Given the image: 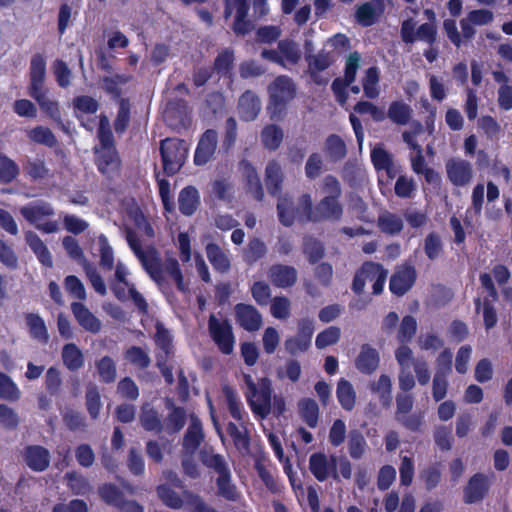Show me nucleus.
Instances as JSON below:
<instances>
[{
  "mask_svg": "<svg viewBox=\"0 0 512 512\" xmlns=\"http://www.w3.org/2000/svg\"><path fill=\"white\" fill-rule=\"evenodd\" d=\"M417 272L412 265H405L397 269L390 277L389 289L393 295H405L415 284Z\"/></svg>",
  "mask_w": 512,
  "mask_h": 512,
  "instance_id": "obj_16",
  "label": "nucleus"
},
{
  "mask_svg": "<svg viewBox=\"0 0 512 512\" xmlns=\"http://www.w3.org/2000/svg\"><path fill=\"white\" fill-rule=\"evenodd\" d=\"M298 411L301 419L309 428H315L319 421V406L312 398H303L298 402Z\"/></svg>",
  "mask_w": 512,
  "mask_h": 512,
  "instance_id": "obj_38",
  "label": "nucleus"
},
{
  "mask_svg": "<svg viewBox=\"0 0 512 512\" xmlns=\"http://www.w3.org/2000/svg\"><path fill=\"white\" fill-rule=\"evenodd\" d=\"M72 314L79 326L86 332L98 334L102 329L100 319L80 301L71 303Z\"/></svg>",
  "mask_w": 512,
  "mask_h": 512,
  "instance_id": "obj_20",
  "label": "nucleus"
},
{
  "mask_svg": "<svg viewBox=\"0 0 512 512\" xmlns=\"http://www.w3.org/2000/svg\"><path fill=\"white\" fill-rule=\"evenodd\" d=\"M297 88L294 81L286 76L276 77L268 86V111L271 119H280L287 110L288 104L296 97Z\"/></svg>",
  "mask_w": 512,
  "mask_h": 512,
  "instance_id": "obj_4",
  "label": "nucleus"
},
{
  "mask_svg": "<svg viewBox=\"0 0 512 512\" xmlns=\"http://www.w3.org/2000/svg\"><path fill=\"white\" fill-rule=\"evenodd\" d=\"M277 48L283 56V63L288 62L291 65H296L300 61L301 51L293 40H280Z\"/></svg>",
  "mask_w": 512,
  "mask_h": 512,
  "instance_id": "obj_57",
  "label": "nucleus"
},
{
  "mask_svg": "<svg viewBox=\"0 0 512 512\" xmlns=\"http://www.w3.org/2000/svg\"><path fill=\"white\" fill-rule=\"evenodd\" d=\"M323 192L326 194L313 206L311 195L304 193L300 196V203L306 215L307 222H338L341 220L344 208L340 202L342 187L334 175H326L323 180Z\"/></svg>",
  "mask_w": 512,
  "mask_h": 512,
  "instance_id": "obj_1",
  "label": "nucleus"
},
{
  "mask_svg": "<svg viewBox=\"0 0 512 512\" xmlns=\"http://www.w3.org/2000/svg\"><path fill=\"white\" fill-rule=\"evenodd\" d=\"M395 420L406 430L418 433L424 425L422 412L411 413L414 406V397L410 393H398L395 398Z\"/></svg>",
  "mask_w": 512,
  "mask_h": 512,
  "instance_id": "obj_8",
  "label": "nucleus"
},
{
  "mask_svg": "<svg viewBox=\"0 0 512 512\" xmlns=\"http://www.w3.org/2000/svg\"><path fill=\"white\" fill-rule=\"evenodd\" d=\"M246 386L245 397L254 415L266 419L272 412L273 386L268 377H262L255 382L248 373L243 374Z\"/></svg>",
  "mask_w": 512,
  "mask_h": 512,
  "instance_id": "obj_3",
  "label": "nucleus"
},
{
  "mask_svg": "<svg viewBox=\"0 0 512 512\" xmlns=\"http://www.w3.org/2000/svg\"><path fill=\"white\" fill-rule=\"evenodd\" d=\"M266 253V244L261 239L254 237L249 240L247 247L244 249L243 259L248 265H253L262 259Z\"/></svg>",
  "mask_w": 512,
  "mask_h": 512,
  "instance_id": "obj_47",
  "label": "nucleus"
},
{
  "mask_svg": "<svg viewBox=\"0 0 512 512\" xmlns=\"http://www.w3.org/2000/svg\"><path fill=\"white\" fill-rule=\"evenodd\" d=\"M61 356L63 364L69 371L75 372L84 366V355L75 343L65 344Z\"/></svg>",
  "mask_w": 512,
  "mask_h": 512,
  "instance_id": "obj_36",
  "label": "nucleus"
},
{
  "mask_svg": "<svg viewBox=\"0 0 512 512\" xmlns=\"http://www.w3.org/2000/svg\"><path fill=\"white\" fill-rule=\"evenodd\" d=\"M283 130L276 124H269L262 129L261 140L265 148L277 150L283 141Z\"/></svg>",
  "mask_w": 512,
  "mask_h": 512,
  "instance_id": "obj_41",
  "label": "nucleus"
},
{
  "mask_svg": "<svg viewBox=\"0 0 512 512\" xmlns=\"http://www.w3.org/2000/svg\"><path fill=\"white\" fill-rule=\"evenodd\" d=\"M21 392L16 383L7 374L0 372V398L16 402L20 399Z\"/></svg>",
  "mask_w": 512,
  "mask_h": 512,
  "instance_id": "obj_56",
  "label": "nucleus"
},
{
  "mask_svg": "<svg viewBox=\"0 0 512 512\" xmlns=\"http://www.w3.org/2000/svg\"><path fill=\"white\" fill-rule=\"evenodd\" d=\"M20 169L14 160L0 155V183L9 184L19 175Z\"/></svg>",
  "mask_w": 512,
  "mask_h": 512,
  "instance_id": "obj_58",
  "label": "nucleus"
},
{
  "mask_svg": "<svg viewBox=\"0 0 512 512\" xmlns=\"http://www.w3.org/2000/svg\"><path fill=\"white\" fill-rule=\"evenodd\" d=\"M25 240L30 249L36 255L38 261L45 267L51 268L53 266V259L51 253L41 238L33 231L25 233Z\"/></svg>",
  "mask_w": 512,
  "mask_h": 512,
  "instance_id": "obj_30",
  "label": "nucleus"
},
{
  "mask_svg": "<svg viewBox=\"0 0 512 512\" xmlns=\"http://www.w3.org/2000/svg\"><path fill=\"white\" fill-rule=\"evenodd\" d=\"M381 13L370 3L366 2L358 6L356 9L355 17L357 22L363 27H369L373 25Z\"/></svg>",
  "mask_w": 512,
  "mask_h": 512,
  "instance_id": "obj_60",
  "label": "nucleus"
},
{
  "mask_svg": "<svg viewBox=\"0 0 512 512\" xmlns=\"http://www.w3.org/2000/svg\"><path fill=\"white\" fill-rule=\"evenodd\" d=\"M201 463L216 474V495L229 502H237L241 497L237 485L233 481L232 471L226 458L213 449H202L199 453Z\"/></svg>",
  "mask_w": 512,
  "mask_h": 512,
  "instance_id": "obj_2",
  "label": "nucleus"
},
{
  "mask_svg": "<svg viewBox=\"0 0 512 512\" xmlns=\"http://www.w3.org/2000/svg\"><path fill=\"white\" fill-rule=\"evenodd\" d=\"M186 419L185 409L174 406L165 419L164 430L169 434L178 433L185 426Z\"/></svg>",
  "mask_w": 512,
  "mask_h": 512,
  "instance_id": "obj_52",
  "label": "nucleus"
},
{
  "mask_svg": "<svg viewBox=\"0 0 512 512\" xmlns=\"http://www.w3.org/2000/svg\"><path fill=\"white\" fill-rule=\"evenodd\" d=\"M156 492L160 500L167 507L180 509L183 506V500L180 495L167 484L158 485Z\"/></svg>",
  "mask_w": 512,
  "mask_h": 512,
  "instance_id": "obj_59",
  "label": "nucleus"
},
{
  "mask_svg": "<svg viewBox=\"0 0 512 512\" xmlns=\"http://www.w3.org/2000/svg\"><path fill=\"white\" fill-rule=\"evenodd\" d=\"M380 80V72L377 66H371L365 71L362 79V87L364 95L369 99H375L379 96L380 90L378 83Z\"/></svg>",
  "mask_w": 512,
  "mask_h": 512,
  "instance_id": "obj_42",
  "label": "nucleus"
},
{
  "mask_svg": "<svg viewBox=\"0 0 512 512\" xmlns=\"http://www.w3.org/2000/svg\"><path fill=\"white\" fill-rule=\"evenodd\" d=\"M226 431L231 437L234 446L239 451H246L250 447V436L245 427L240 429L234 422H229L226 426Z\"/></svg>",
  "mask_w": 512,
  "mask_h": 512,
  "instance_id": "obj_55",
  "label": "nucleus"
},
{
  "mask_svg": "<svg viewBox=\"0 0 512 512\" xmlns=\"http://www.w3.org/2000/svg\"><path fill=\"white\" fill-rule=\"evenodd\" d=\"M424 252L429 260L437 259L443 253V244L438 233L430 232L424 239Z\"/></svg>",
  "mask_w": 512,
  "mask_h": 512,
  "instance_id": "obj_64",
  "label": "nucleus"
},
{
  "mask_svg": "<svg viewBox=\"0 0 512 512\" xmlns=\"http://www.w3.org/2000/svg\"><path fill=\"white\" fill-rule=\"evenodd\" d=\"M23 171L25 176L33 182L50 176V170L42 159H28L23 165Z\"/></svg>",
  "mask_w": 512,
  "mask_h": 512,
  "instance_id": "obj_45",
  "label": "nucleus"
},
{
  "mask_svg": "<svg viewBox=\"0 0 512 512\" xmlns=\"http://www.w3.org/2000/svg\"><path fill=\"white\" fill-rule=\"evenodd\" d=\"M416 22L408 18L401 23L400 36L405 44H413L417 40L434 46L437 41V27L433 23H423L416 30Z\"/></svg>",
  "mask_w": 512,
  "mask_h": 512,
  "instance_id": "obj_10",
  "label": "nucleus"
},
{
  "mask_svg": "<svg viewBox=\"0 0 512 512\" xmlns=\"http://www.w3.org/2000/svg\"><path fill=\"white\" fill-rule=\"evenodd\" d=\"M28 138L36 144L44 145L49 148H54L58 145V140L52 130L42 125L32 128L28 132Z\"/></svg>",
  "mask_w": 512,
  "mask_h": 512,
  "instance_id": "obj_46",
  "label": "nucleus"
},
{
  "mask_svg": "<svg viewBox=\"0 0 512 512\" xmlns=\"http://www.w3.org/2000/svg\"><path fill=\"white\" fill-rule=\"evenodd\" d=\"M324 152L331 162L337 163L347 156V145L338 134H330L325 139Z\"/></svg>",
  "mask_w": 512,
  "mask_h": 512,
  "instance_id": "obj_31",
  "label": "nucleus"
},
{
  "mask_svg": "<svg viewBox=\"0 0 512 512\" xmlns=\"http://www.w3.org/2000/svg\"><path fill=\"white\" fill-rule=\"evenodd\" d=\"M305 61L307 63V74L311 82L318 86H325L328 78L321 75V72L327 70L335 62V57L330 51L325 49L319 50L316 54L305 53Z\"/></svg>",
  "mask_w": 512,
  "mask_h": 512,
  "instance_id": "obj_12",
  "label": "nucleus"
},
{
  "mask_svg": "<svg viewBox=\"0 0 512 512\" xmlns=\"http://www.w3.org/2000/svg\"><path fill=\"white\" fill-rule=\"evenodd\" d=\"M218 144V133L214 129H207L200 136L194 152V164L206 165L214 156Z\"/></svg>",
  "mask_w": 512,
  "mask_h": 512,
  "instance_id": "obj_17",
  "label": "nucleus"
},
{
  "mask_svg": "<svg viewBox=\"0 0 512 512\" xmlns=\"http://www.w3.org/2000/svg\"><path fill=\"white\" fill-rule=\"evenodd\" d=\"M284 175L280 164L275 161H269L265 169V184L268 193L271 196H278L282 191Z\"/></svg>",
  "mask_w": 512,
  "mask_h": 512,
  "instance_id": "obj_27",
  "label": "nucleus"
},
{
  "mask_svg": "<svg viewBox=\"0 0 512 512\" xmlns=\"http://www.w3.org/2000/svg\"><path fill=\"white\" fill-rule=\"evenodd\" d=\"M223 394L225 396L230 415L235 420L241 421L243 417V407L237 393L232 387L225 385L223 387Z\"/></svg>",
  "mask_w": 512,
  "mask_h": 512,
  "instance_id": "obj_63",
  "label": "nucleus"
},
{
  "mask_svg": "<svg viewBox=\"0 0 512 512\" xmlns=\"http://www.w3.org/2000/svg\"><path fill=\"white\" fill-rule=\"evenodd\" d=\"M387 117L397 125H407L412 117V109L401 100L392 101L388 107Z\"/></svg>",
  "mask_w": 512,
  "mask_h": 512,
  "instance_id": "obj_39",
  "label": "nucleus"
},
{
  "mask_svg": "<svg viewBox=\"0 0 512 512\" xmlns=\"http://www.w3.org/2000/svg\"><path fill=\"white\" fill-rule=\"evenodd\" d=\"M481 287L486 290L487 296L481 300L479 297L474 300L475 311L479 313L481 307L483 311V323L486 330H490L496 326L498 317L493 303L498 301L499 294L489 273H481L479 275Z\"/></svg>",
  "mask_w": 512,
  "mask_h": 512,
  "instance_id": "obj_6",
  "label": "nucleus"
},
{
  "mask_svg": "<svg viewBox=\"0 0 512 512\" xmlns=\"http://www.w3.org/2000/svg\"><path fill=\"white\" fill-rule=\"evenodd\" d=\"M124 356L133 366L142 370L147 369L151 363L148 353L139 346H131L125 351Z\"/></svg>",
  "mask_w": 512,
  "mask_h": 512,
  "instance_id": "obj_61",
  "label": "nucleus"
},
{
  "mask_svg": "<svg viewBox=\"0 0 512 512\" xmlns=\"http://www.w3.org/2000/svg\"><path fill=\"white\" fill-rule=\"evenodd\" d=\"M97 136L99 139V146H96L94 149L116 148L112 130L110 128L108 119L105 116L100 118Z\"/></svg>",
  "mask_w": 512,
  "mask_h": 512,
  "instance_id": "obj_62",
  "label": "nucleus"
},
{
  "mask_svg": "<svg viewBox=\"0 0 512 512\" xmlns=\"http://www.w3.org/2000/svg\"><path fill=\"white\" fill-rule=\"evenodd\" d=\"M178 205L183 215H193L200 206V195L197 188L192 185L184 187L179 193Z\"/></svg>",
  "mask_w": 512,
  "mask_h": 512,
  "instance_id": "obj_28",
  "label": "nucleus"
},
{
  "mask_svg": "<svg viewBox=\"0 0 512 512\" xmlns=\"http://www.w3.org/2000/svg\"><path fill=\"white\" fill-rule=\"evenodd\" d=\"M260 110L261 102L258 95L251 90H246L238 101V114L241 120L246 122L255 120Z\"/></svg>",
  "mask_w": 512,
  "mask_h": 512,
  "instance_id": "obj_24",
  "label": "nucleus"
},
{
  "mask_svg": "<svg viewBox=\"0 0 512 512\" xmlns=\"http://www.w3.org/2000/svg\"><path fill=\"white\" fill-rule=\"evenodd\" d=\"M494 477V474L480 472L472 475L463 489L464 503L475 504L483 501L489 494Z\"/></svg>",
  "mask_w": 512,
  "mask_h": 512,
  "instance_id": "obj_13",
  "label": "nucleus"
},
{
  "mask_svg": "<svg viewBox=\"0 0 512 512\" xmlns=\"http://www.w3.org/2000/svg\"><path fill=\"white\" fill-rule=\"evenodd\" d=\"M29 76V95H33L39 91L45 90L44 83L46 77V60L42 54L36 53L31 57Z\"/></svg>",
  "mask_w": 512,
  "mask_h": 512,
  "instance_id": "obj_22",
  "label": "nucleus"
},
{
  "mask_svg": "<svg viewBox=\"0 0 512 512\" xmlns=\"http://www.w3.org/2000/svg\"><path fill=\"white\" fill-rule=\"evenodd\" d=\"M188 147L185 140L166 138L160 142V155L164 173L173 176L180 171L185 163Z\"/></svg>",
  "mask_w": 512,
  "mask_h": 512,
  "instance_id": "obj_5",
  "label": "nucleus"
},
{
  "mask_svg": "<svg viewBox=\"0 0 512 512\" xmlns=\"http://www.w3.org/2000/svg\"><path fill=\"white\" fill-rule=\"evenodd\" d=\"M207 258L217 272L226 273L229 271L231 263L228 256L222 248L216 243H208L205 247Z\"/></svg>",
  "mask_w": 512,
  "mask_h": 512,
  "instance_id": "obj_35",
  "label": "nucleus"
},
{
  "mask_svg": "<svg viewBox=\"0 0 512 512\" xmlns=\"http://www.w3.org/2000/svg\"><path fill=\"white\" fill-rule=\"evenodd\" d=\"M208 332L222 354L230 355L233 352L235 336L229 320H220L215 314H210L208 319Z\"/></svg>",
  "mask_w": 512,
  "mask_h": 512,
  "instance_id": "obj_9",
  "label": "nucleus"
},
{
  "mask_svg": "<svg viewBox=\"0 0 512 512\" xmlns=\"http://www.w3.org/2000/svg\"><path fill=\"white\" fill-rule=\"evenodd\" d=\"M446 172L450 182L458 187L467 185L473 175L471 164L462 159H450L446 163Z\"/></svg>",
  "mask_w": 512,
  "mask_h": 512,
  "instance_id": "obj_21",
  "label": "nucleus"
},
{
  "mask_svg": "<svg viewBox=\"0 0 512 512\" xmlns=\"http://www.w3.org/2000/svg\"><path fill=\"white\" fill-rule=\"evenodd\" d=\"M417 321L411 315L402 318L397 331L396 339L400 344H409L417 332Z\"/></svg>",
  "mask_w": 512,
  "mask_h": 512,
  "instance_id": "obj_51",
  "label": "nucleus"
},
{
  "mask_svg": "<svg viewBox=\"0 0 512 512\" xmlns=\"http://www.w3.org/2000/svg\"><path fill=\"white\" fill-rule=\"evenodd\" d=\"M242 165L247 193L251 194L256 201H262L264 190L256 168L249 161H243Z\"/></svg>",
  "mask_w": 512,
  "mask_h": 512,
  "instance_id": "obj_29",
  "label": "nucleus"
},
{
  "mask_svg": "<svg viewBox=\"0 0 512 512\" xmlns=\"http://www.w3.org/2000/svg\"><path fill=\"white\" fill-rule=\"evenodd\" d=\"M277 213L279 222L285 227L292 226L296 220L307 222L306 215L303 212V206L300 203V198L298 199V205L295 206L292 198L288 195L279 196Z\"/></svg>",
  "mask_w": 512,
  "mask_h": 512,
  "instance_id": "obj_15",
  "label": "nucleus"
},
{
  "mask_svg": "<svg viewBox=\"0 0 512 512\" xmlns=\"http://www.w3.org/2000/svg\"><path fill=\"white\" fill-rule=\"evenodd\" d=\"M85 405L91 419H97L102 408V402L99 389L94 384H90L86 388Z\"/></svg>",
  "mask_w": 512,
  "mask_h": 512,
  "instance_id": "obj_53",
  "label": "nucleus"
},
{
  "mask_svg": "<svg viewBox=\"0 0 512 512\" xmlns=\"http://www.w3.org/2000/svg\"><path fill=\"white\" fill-rule=\"evenodd\" d=\"M377 226L382 233L395 236L402 232L404 224L399 215L385 210L379 214Z\"/></svg>",
  "mask_w": 512,
  "mask_h": 512,
  "instance_id": "obj_33",
  "label": "nucleus"
},
{
  "mask_svg": "<svg viewBox=\"0 0 512 512\" xmlns=\"http://www.w3.org/2000/svg\"><path fill=\"white\" fill-rule=\"evenodd\" d=\"M347 446L349 455L352 459H361L367 449V442L362 432L358 429L350 430L348 434Z\"/></svg>",
  "mask_w": 512,
  "mask_h": 512,
  "instance_id": "obj_43",
  "label": "nucleus"
},
{
  "mask_svg": "<svg viewBox=\"0 0 512 512\" xmlns=\"http://www.w3.org/2000/svg\"><path fill=\"white\" fill-rule=\"evenodd\" d=\"M379 361L378 351L369 344H363L355 360V366L362 374L371 375L378 368Z\"/></svg>",
  "mask_w": 512,
  "mask_h": 512,
  "instance_id": "obj_26",
  "label": "nucleus"
},
{
  "mask_svg": "<svg viewBox=\"0 0 512 512\" xmlns=\"http://www.w3.org/2000/svg\"><path fill=\"white\" fill-rule=\"evenodd\" d=\"M95 367L102 383L111 384L117 377V368L115 361L110 356H103L96 361Z\"/></svg>",
  "mask_w": 512,
  "mask_h": 512,
  "instance_id": "obj_44",
  "label": "nucleus"
},
{
  "mask_svg": "<svg viewBox=\"0 0 512 512\" xmlns=\"http://www.w3.org/2000/svg\"><path fill=\"white\" fill-rule=\"evenodd\" d=\"M100 498L109 506L117 508L125 498L123 491L112 483H104L98 487Z\"/></svg>",
  "mask_w": 512,
  "mask_h": 512,
  "instance_id": "obj_49",
  "label": "nucleus"
},
{
  "mask_svg": "<svg viewBox=\"0 0 512 512\" xmlns=\"http://www.w3.org/2000/svg\"><path fill=\"white\" fill-rule=\"evenodd\" d=\"M268 275L272 284L278 288L292 287L297 281V270L289 265L274 264Z\"/></svg>",
  "mask_w": 512,
  "mask_h": 512,
  "instance_id": "obj_25",
  "label": "nucleus"
},
{
  "mask_svg": "<svg viewBox=\"0 0 512 512\" xmlns=\"http://www.w3.org/2000/svg\"><path fill=\"white\" fill-rule=\"evenodd\" d=\"M309 470L319 482H325L329 478H332L335 482H340L337 470V457L335 455L327 456L324 452L311 454L309 457Z\"/></svg>",
  "mask_w": 512,
  "mask_h": 512,
  "instance_id": "obj_11",
  "label": "nucleus"
},
{
  "mask_svg": "<svg viewBox=\"0 0 512 512\" xmlns=\"http://www.w3.org/2000/svg\"><path fill=\"white\" fill-rule=\"evenodd\" d=\"M337 400L345 411H352L356 405V392L353 385L345 378H340L336 387Z\"/></svg>",
  "mask_w": 512,
  "mask_h": 512,
  "instance_id": "obj_34",
  "label": "nucleus"
},
{
  "mask_svg": "<svg viewBox=\"0 0 512 512\" xmlns=\"http://www.w3.org/2000/svg\"><path fill=\"white\" fill-rule=\"evenodd\" d=\"M234 310L237 324L245 331L256 332L261 328L263 318L256 307L251 304L238 303Z\"/></svg>",
  "mask_w": 512,
  "mask_h": 512,
  "instance_id": "obj_18",
  "label": "nucleus"
},
{
  "mask_svg": "<svg viewBox=\"0 0 512 512\" xmlns=\"http://www.w3.org/2000/svg\"><path fill=\"white\" fill-rule=\"evenodd\" d=\"M203 439L204 434L201 423L193 422L183 437V447L185 450L193 453L198 449Z\"/></svg>",
  "mask_w": 512,
  "mask_h": 512,
  "instance_id": "obj_50",
  "label": "nucleus"
},
{
  "mask_svg": "<svg viewBox=\"0 0 512 512\" xmlns=\"http://www.w3.org/2000/svg\"><path fill=\"white\" fill-rule=\"evenodd\" d=\"M25 464L35 472L45 471L51 461V455L47 448L41 445H28L22 452Z\"/></svg>",
  "mask_w": 512,
  "mask_h": 512,
  "instance_id": "obj_19",
  "label": "nucleus"
},
{
  "mask_svg": "<svg viewBox=\"0 0 512 512\" xmlns=\"http://www.w3.org/2000/svg\"><path fill=\"white\" fill-rule=\"evenodd\" d=\"M26 324L31 338L42 344H47L49 334L44 320L35 313H27L25 315Z\"/></svg>",
  "mask_w": 512,
  "mask_h": 512,
  "instance_id": "obj_37",
  "label": "nucleus"
},
{
  "mask_svg": "<svg viewBox=\"0 0 512 512\" xmlns=\"http://www.w3.org/2000/svg\"><path fill=\"white\" fill-rule=\"evenodd\" d=\"M138 259L141 261L145 271L155 282L160 283L163 281V268L155 249L143 252L138 256Z\"/></svg>",
  "mask_w": 512,
  "mask_h": 512,
  "instance_id": "obj_32",
  "label": "nucleus"
},
{
  "mask_svg": "<svg viewBox=\"0 0 512 512\" xmlns=\"http://www.w3.org/2000/svg\"><path fill=\"white\" fill-rule=\"evenodd\" d=\"M140 423L145 431L160 434L164 430V425L158 411L150 408L143 409L140 414Z\"/></svg>",
  "mask_w": 512,
  "mask_h": 512,
  "instance_id": "obj_48",
  "label": "nucleus"
},
{
  "mask_svg": "<svg viewBox=\"0 0 512 512\" xmlns=\"http://www.w3.org/2000/svg\"><path fill=\"white\" fill-rule=\"evenodd\" d=\"M21 215L41 232L51 234L58 231V223L53 220H46L55 214L50 203L40 201L23 206L20 209Z\"/></svg>",
  "mask_w": 512,
  "mask_h": 512,
  "instance_id": "obj_7",
  "label": "nucleus"
},
{
  "mask_svg": "<svg viewBox=\"0 0 512 512\" xmlns=\"http://www.w3.org/2000/svg\"><path fill=\"white\" fill-rule=\"evenodd\" d=\"M95 165L98 171L108 179H113L120 172L121 159L116 148L94 149Z\"/></svg>",
  "mask_w": 512,
  "mask_h": 512,
  "instance_id": "obj_14",
  "label": "nucleus"
},
{
  "mask_svg": "<svg viewBox=\"0 0 512 512\" xmlns=\"http://www.w3.org/2000/svg\"><path fill=\"white\" fill-rule=\"evenodd\" d=\"M234 51L230 48L223 49L214 60L213 71L220 77H231L234 67Z\"/></svg>",
  "mask_w": 512,
  "mask_h": 512,
  "instance_id": "obj_40",
  "label": "nucleus"
},
{
  "mask_svg": "<svg viewBox=\"0 0 512 512\" xmlns=\"http://www.w3.org/2000/svg\"><path fill=\"white\" fill-rule=\"evenodd\" d=\"M40 106L41 110L65 133L69 127L63 122L59 103L46 97V90L30 95Z\"/></svg>",
  "mask_w": 512,
  "mask_h": 512,
  "instance_id": "obj_23",
  "label": "nucleus"
},
{
  "mask_svg": "<svg viewBox=\"0 0 512 512\" xmlns=\"http://www.w3.org/2000/svg\"><path fill=\"white\" fill-rule=\"evenodd\" d=\"M118 104V111L113 126L117 134H123L130 123L131 106L127 98H121Z\"/></svg>",
  "mask_w": 512,
  "mask_h": 512,
  "instance_id": "obj_54",
  "label": "nucleus"
}]
</instances>
